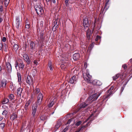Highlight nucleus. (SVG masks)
<instances>
[{
    "mask_svg": "<svg viewBox=\"0 0 132 132\" xmlns=\"http://www.w3.org/2000/svg\"><path fill=\"white\" fill-rule=\"evenodd\" d=\"M76 77L74 76L70 78L69 82L71 84L75 83V82L76 81Z\"/></svg>",
    "mask_w": 132,
    "mask_h": 132,
    "instance_id": "14",
    "label": "nucleus"
},
{
    "mask_svg": "<svg viewBox=\"0 0 132 132\" xmlns=\"http://www.w3.org/2000/svg\"><path fill=\"white\" fill-rule=\"evenodd\" d=\"M60 126V123L59 124V123H57L56 125L55 126V128H56L57 129H58Z\"/></svg>",
    "mask_w": 132,
    "mask_h": 132,
    "instance_id": "37",
    "label": "nucleus"
},
{
    "mask_svg": "<svg viewBox=\"0 0 132 132\" xmlns=\"http://www.w3.org/2000/svg\"><path fill=\"white\" fill-rule=\"evenodd\" d=\"M82 128V126L81 125V128L80 129H79L78 130V131H75V132H79Z\"/></svg>",
    "mask_w": 132,
    "mask_h": 132,
    "instance_id": "53",
    "label": "nucleus"
},
{
    "mask_svg": "<svg viewBox=\"0 0 132 132\" xmlns=\"http://www.w3.org/2000/svg\"><path fill=\"white\" fill-rule=\"evenodd\" d=\"M122 67L124 68V69L126 70L127 69V67L126 64H125L122 65Z\"/></svg>",
    "mask_w": 132,
    "mask_h": 132,
    "instance_id": "39",
    "label": "nucleus"
},
{
    "mask_svg": "<svg viewBox=\"0 0 132 132\" xmlns=\"http://www.w3.org/2000/svg\"><path fill=\"white\" fill-rule=\"evenodd\" d=\"M35 116L34 117L33 116L32 117H31V118H30L31 120H34L35 119Z\"/></svg>",
    "mask_w": 132,
    "mask_h": 132,
    "instance_id": "55",
    "label": "nucleus"
},
{
    "mask_svg": "<svg viewBox=\"0 0 132 132\" xmlns=\"http://www.w3.org/2000/svg\"><path fill=\"white\" fill-rule=\"evenodd\" d=\"M35 8L37 13L38 15H41L44 13L43 8L40 5H36L35 6Z\"/></svg>",
    "mask_w": 132,
    "mask_h": 132,
    "instance_id": "3",
    "label": "nucleus"
},
{
    "mask_svg": "<svg viewBox=\"0 0 132 132\" xmlns=\"http://www.w3.org/2000/svg\"><path fill=\"white\" fill-rule=\"evenodd\" d=\"M82 103H81V105L80 106V107L79 109V110H78V111H79L80 110V109H81L82 108Z\"/></svg>",
    "mask_w": 132,
    "mask_h": 132,
    "instance_id": "50",
    "label": "nucleus"
},
{
    "mask_svg": "<svg viewBox=\"0 0 132 132\" xmlns=\"http://www.w3.org/2000/svg\"><path fill=\"white\" fill-rule=\"evenodd\" d=\"M34 63L35 64L37 65L38 62H37V61L36 60H34Z\"/></svg>",
    "mask_w": 132,
    "mask_h": 132,
    "instance_id": "54",
    "label": "nucleus"
},
{
    "mask_svg": "<svg viewBox=\"0 0 132 132\" xmlns=\"http://www.w3.org/2000/svg\"><path fill=\"white\" fill-rule=\"evenodd\" d=\"M108 9V8H107V7H106L105 9L104 8V7L103 10H102V9L100 13V14H103V11H104V10H105L106 11V10H107Z\"/></svg>",
    "mask_w": 132,
    "mask_h": 132,
    "instance_id": "38",
    "label": "nucleus"
},
{
    "mask_svg": "<svg viewBox=\"0 0 132 132\" xmlns=\"http://www.w3.org/2000/svg\"><path fill=\"white\" fill-rule=\"evenodd\" d=\"M69 0H65V4L66 5H67L68 3Z\"/></svg>",
    "mask_w": 132,
    "mask_h": 132,
    "instance_id": "52",
    "label": "nucleus"
},
{
    "mask_svg": "<svg viewBox=\"0 0 132 132\" xmlns=\"http://www.w3.org/2000/svg\"><path fill=\"white\" fill-rule=\"evenodd\" d=\"M5 124L4 123H1L0 124V128L3 129L5 126Z\"/></svg>",
    "mask_w": 132,
    "mask_h": 132,
    "instance_id": "34",
    "label": "nucleus"
},
{
    "mask_svg": "<svg viewBox=\"0 0 132 132\" xmlns=\"http://www.w3.org/2000/svg\"><path fill=\"white\" fill-rule=\"evenodd\" d=\"M87 66V64L86 62L84 63V68L86 69Z\"/></svg>",
    "mask_w": 132,
    "mask_h": 132,
    "instance_id": "45",
    "label": "nucleus"
},
{
    "mask_svg": "<svg viewBox=\"0 0 132 132\" xmlns=\"http://www.w3.org/2000/svg\"><path fill=\"white\" fill-rule=\"evenodd\" d=\"M17 118V116L15 113H13L12 114L10 117V119L13 120L16 119Z\"/></svg>",
    "mask_w": 132,
    "mask_h": 132,
    "instance_id": "16",
    "label": "nucleus"
},
{
    "mask_svg": "<svg viewBox=\"0 0 132 132\" xmlns=\"http://www.w3.org/2000/svg\"><path fill=\"white\" fill-rule=\"evenodd\" d=\"M2 19L1 18H0V23H1L2 22Z\"/></svg>",
    "mask_w": 132,
    "mask_h": 132,
    "instance_id": "61",
    "label": "nucleus"
},
{
    "mask_svg": "<svg viewBox=\"0 0 132 132\" xmlns=\"http://www.w3.org/2000/svg\"><path fill=\"white\" fill-rule=\"evenodd\" d=\"M89 123L88 122V123H87L86 124V126H85V125H83V128H84V127H87V126H88V124Z\"/></svg>",
    "mask_w": 132,
    "mask_h": 132,
    "instance_id": "51",
    "label": "nucleus"
},
{
    "mask_svg": "<svg viewBox=\"0 0 132 132\" xmlns=\"http://www.w3.org/2000/svg\"><path fill=\"white\" fill-rule=\"evenodd\" d=\"M27 82L29 85L30 84H31L32 82V79L31 77L30 76H28L27 79Z\"/></svg>",
    "mask_w": 132,
    "mask_h": 132,
    "instance_id": "17",
    "label": "nucleus"
},
{
    "mask_svg": "<svg viewBox=\"0 0 132 132\" xmlns=\"http://www.w3.org/2000/svg\"><path fill=\"white\" fill-rule=\"evenodd\" d=\"M48 66L49 67L52 66L51 62V61H50L48 62Z\"/></svg>",
    "mask_w": 132,
    "mask_h": 132,
    "instance_id": "49",
    "label": "nucleus"
},
{
    "mask_svg": "<svg viewBox=\"0 0 132 132\" xmlns=\"http://www.w3.org/2000/svg\"><path fill=\"white\" fill-rule=\"evenodd\" d=\"M83 26L84 27L85 29H87L86 36L88 40L91 38L90 36L92 33L91 30L89 29L88 27L89 25L88 23V19L87 18H85L83 20Z\"/></svg>",
    "mask_w": 132,
    "mask_h": 132,
    "instance_id": "2",
    "label": "nucleus"
},
{
    "mask_svg": "<svg viewBox=\"0 0 132 132\" xmlns=\"http://www.w3.org/2000/svg\"><path fill=\"white\" fill-rule=\"evenodd\" d=\"M107 95H104L103 96V101H104L106 98H108L110 95L112 94V93H110L108 94L107 93Z\"/></svg>",
    "mask_w": 132,
    "mask_h": 132,
    "instance_id": "18",
    "label": "nucleus"
},
{
    "mask_svg": "<svg viewBox=\"0 0 132 132\" xmlns=\"http://www.w3.org/2000/svg\"><path fill=\"white\" fill-rule=\"evenodd\" d=\"M101 37L100 36L97 35L95 39V40L96 41H98L99 39H101Z\"/></svg>",
    "mask_w": 132,
    "mask_h": 132,
    "instance_id": "36",
    "label": "nucleus"
},
{
    "mask_svg": "<svg viewBox=\"0 0 132 132\" xmlns=\"http://www.w3.org/2000/svg\"><path fill=\"white\" fill-rule=\"evenodd\" d=\"M83 78L86 82L88 83H91L92 82L94 85L99 86L102 84L101 82L99 80H95L92 81V76L91 75H90L88 72H87L86 76L85 77L84 76V75L83 74Z\"/></svg>",
    "mask_w": 132,
    "mask_h": 132,
    "instance_id": "1",
    "label": "nucleus"
},
{
    "mask_svg": "<svg viewBox=\"0 0 132 132\" xmlns=\"http://www.w3.org/2000/svg\"><path fill=\"white\" fill-rule=\"evenodd\" d=\"M73 57L75 60H78L80 57V55L78 53H75L73 55Z\"/></svg>",
    "mask_w": 132,
    "mask_h": 132,
    "instance_id": "15",
    "label": "nucleus"
},
{
    "mask_svg": "<svg viewBox=\"0 0 132 132\" xmlns=\"http://www.w3.org/2000/svg\"><path fill=\"white\" fill-rule=\"evenodd\" d=\"M7 46L5 44H3L2 43H0V50H4V51H7Z\"/></svg>",
    "mask_w": 132,
    "mask_h": 132,
    "instance_id": "12",
    "label": "nucleus"
},
{
    "mask_svg": "<svg viewBox=\"0 0 132 132\" xmlns=\"http://www.w3.org/2000/svg\"><path fill=\"white\" fill-rule=\"evenodd\" d=\"M14 97V96L13 94H11L9 96V98L11 100L13 99Z\"/></svg>",
    "mask_w": 132,
    "mask_h": 132,
    "instance_id": "33",
    "label": "nucleus"
},
{
    "mask_svg": "<svg viewBox=\"0 0 132 132\" xmlns=\"http://www.w3.org/2000/svg\"><path fill=\"white\" fill-rule=\"evenodd\" d=\"M7 112L6 110H4L2 114L3 115H4L5 117H6L7 114Z\"/></svg>",
    "mask_w": 132,
    "mask_h": 132,
    "instance_id": "30",
    "label": "nucleus"
},
{
    "mask_svg": "<svg viewBox=\"0 0 132 132\" xmlns=\"http://www.w3.org/2000/svg\"><path fill=\"white\" fill-rule=\"evenodd\" d=\"M40 39L42 41H43L44 39V34L43 33L41 32L40 33Z\"/></svg>",
    "mask_w": 132,
    "mask_h": 132,
    "instance_id": "28",
    "label": "nucleus"
},
{
    "mask_svg": "<svg viewBox=\"0 0 132 132\" xmlns=\"http://www.w3.org/2000/svg\"><path fill=\"white\" fill-rule=\"evenodd\" d=\"M30 103L28 102L25 104L24 106V109L25 111L24 112H27V110L28 109V106L29 105Z\"/></svg>",
    "mask_w": 132,
    "mask_h": 132,
    "instance_id": "19",
    "label": "nucleus"
},
{
    "mask_svg": "<svg viewBox=\"0 0 132 132\" xmlns=\"http://www.w3.org/2000/svg\"><path fill=\"white\" fill-rule=\"evenodd\" d=\"M17 75L18 78V81L19 83H21V78L20 74L18 72Z\"/></svg>",
    "mask_w": 132,
    "mask_h": 132,
    "instance_id": "20",
    "label": "nucleus"
},
{
    "mask_svg": "<svg viewBox=\"0 0 132 132\" xmlns=\"http://www.w3.org/2000/svg\"><path fill=\"white\" fill-rule=\"evenodd\" d=\"M114 87L113 86H112L109 89V90H108L106 92V93H112V92H113V91H112V90L114 88Z\"/></svg>",
    "mask_w": 132,
    "mask_h": 132,
    "instance_id": "25",
    "label": "nucleus"
},
{
    "mask_svg": "<svg viewBox=\"0 0 132 132\" xmlns=\"http://www.w3.org/2000/svg\"><path fill=\"white\" fill-rule=\"evenodd\" d=\"M6 38L5 37H3L2 39V41L4 42H5L6 40Z\"/></svg>",
    "mask_w": 132,
    "mask_h": 132,
    "instance_id": "46",
    "label": "nucleus"
},
{
    "mask_svg": "<svg viewBox=\"0 0 132 132\" xmlns=\"http://www.w3.org/2000/svg\"><path fill=\"white\" fill-rule=\"evenodd\" d=\"M19 48L18 45L17 44H15L13 46V48L15 51H16Z\"/></svg>",
    "mask_w": 132,
    "mask_h": 132,
    "instance_id": "22",
    "label": "nucleus"
},
{
    "mask_svg": "<svg viewBox=\"0 0 132 132\" xmlns=\"http://www.w3.org/2000/svg\"><path fill=\"white\" fill-rule=\"evenodd\" d=\"M3 118L2 117H1L0 118V121H1L3 119Z\"/></svg>",
    "mask_w": 132,
    "mask_h": 132,
    "instance_id": "63",
    "label": "nucleus"
},
{
    "mask_svg": "<svg viewBox=\"0 0 132 132\" xmlns=\"http://www.w3.org/2000/svg\"><path fill=\"white\" fill-rule=\"evenodd\" d=\"M25 24H29V21L28 19H26V21L25 22Z\"/></svg>",
    "mask_w": 132,
    "mask_h": 132,
    "instance_id": "41",
    "label": "nucleus"
},
{
    "mask_svg": "<svg viewBox=\"0 0 132 132\" xmlns=\"http://www.w3.org/2000/svg\"><path fill=\"white\" fill-rule=\"evenodd\" d=\"M38 104L35 103L33 105L32 107V116L34 117L35 116L36 112L37 110V107L38 106Z\"/></svg>",
    "mask_w": 132,
    "mask_h": 132,
    "instance_id": "8",
    "label": "nucleus"
},
{
    "mask_svg": "<svg viewBox=\"0 0 132 132\" xmlns=\"http://www.w3.org/2000/svg\"><path fill=\"white\" fill-rule=\"evenodd\" d=\"M23 89L21 88H18L17 90V95L18 97H19L21 98V94Z\"/></svg>",
    "mask_w": 132,
    "mask_h": 132,
    "instance_id": "13",
    "label": "nucleus"
},
{
    "mask_svg": "<svg viewBox=\"0 0 132 132\" xmlns=\"http://www.w3.org/2000/svg\"><path fill=\"white\" fill-rule=\"evenodd\" d=\"M51 0H46V3L47 5H48V2H50L51 1Z\"/></svg>",
    "mask_w": 132,
    "mask_h": 132,
    "instance_id": "57",
    "label": "nucleus"
},
{
    "mask_svg": "<svg viewBox=\"0 0 132 132\" xmlns=\"http://www.w3.org/2000/svg\"><path fill=\"white\" fill-rule=\"evenodd\" d=\"M54 104V102L53 101L50 102V103L48 105V106L49 108L52 107Z\"/></svg>",
    "mask_w": 132,
    "mask_h": 132,
    "instance_id": "29",
    "label": "nucleus"
},
{
    "mask_svg": "<svg viewBox=\"0 0 132 132\" xmlns=\"http://www.w3.org/2000/svg\"><path fill=\"white\" fill-rule=\"evenodd\" d=\"M6 83L3 82L1 81H0V88L1 87L4 86L5 87L6 85Z\"/></svg>",
    "mask_w": 132,
    "mask_h": 132,
    "instance_id": "26",
    "label": "nucleus"
},
{
    "mask_svg": "<svg viewBox=\"0 0 132 132\" xmlns=\"http://www.w3.org/2000/svg\"><path fill=\"white\" fill-rule=\"evenodd\" d=\"M22 56L23 57V59L25 60L26 59H27L29 57L27 54H24L22 55Z\"/></svg>",
    "mask_w": 132,
    "mask_h": 132,
    "instance_id": "27",
    "label": "nucleus"
},
{
    "mask_svg": "<svg viewBox=\"0 0 132 132\" xmlns=\"http://www.w3.org/2000/svg\"><path fill=\"white\" fill-rule=\"evenodd\" d=\"M22 102V100H19V101H18L17 102V103H18V104H20V103H21Z\"/></svg>",
    "mask_w": 132,
    "mask_h": 132,
    "instance_id": "56",
    "label": "nucleus"
},
{
    "mask_svg": "<svg viewBox=\"0 0 132 132\" xmlns=\"http://www.w3.org/2000/svg\"><path fill=\"white\" fill-rule=\"evenodd\" d=\"M88 105V104H86L85 103H83V109L84 108H85L86 106H87Z\"/></svg>",
    "mask_w": 132,
    "mask_h": 132,
    "instance_id": "42",
    "label": "nucleus"
},
{
    "mask_svg": "<svg viewBox=\"0 0 132 132\" xmlns=\"http://www.w3.org/2000/svg\"><path fill=\"white\" fill-rule=\"evenodd\" d=\"M25 27L26 28L29 29L30 27V24H26Z\"/></svg>",
    "mask_w": 132,
    "mask_h": 132,
    "instance_id": "47",
    "label": "nucleus"
},
{
    "mask_svg": "<svg viewBox=\"0 0 132 132\" xmlns=\"http://www.w3.org/2000/svg\"><path fill=\"white\" fill-rule=\"evenodd\" d=\"M109 0H106V2L105 3V6H104V8L105 9L106 7H107V5L108 4V2H109Z\"/></svg>",
    "mask_w": 132,
    "mask_h": 132,
    "instance_id": "40",
    "label": "nucleus"
},
{
    "mask_svg": "<svg viewBox=\"0 0 132 132\" xmlns=\"http://www.w3.org/2000/svg\"><path fill=\"white\" fill-rule=\"evenodd\" d=\"M39 92V88H37L36 89L35 93L36 94L38 93Z\"/></svg>",
    "mask_w": 132,
    "mask_h": 132,
    "instance_id": "43",
    "label": "nucleus"
},
{
    "mask_svg": "<svg viewBox=\"0 0 132 132\" xmlns=\"http://www.w3.org/2000/svg\"><path fill=\"white\" fill-rule=\"evenodd\" d=\"M40 119L43 121L44 120L47 119V117L44 115H42L40 117Z\"/></svg>",
    "mask_w": 132,
    "mask_h": 132,
    "instance_id": "24",
    "label": "nucleus"
},
{
    "mask_svg": "<svg viewBox=\"0 0 132 132\" xmlns=\"http://www.w3.org/2000/svg\"><path fill=\"white\" fill-rule=\"evenodd\" d=\"M9 100L6 98H5L4 99L2 102V103L3 104H6L9 102Z\"/></svg>",
    "mask_w": 132,
    "mask_h": 132,
    "instance_id": "21",
    "label": "nucleus"
},
{
    "mask_svg": "<svg viewBox=\"0 0 132 132\" xmlns=\"http://www.w3.org/2000/svg\"><path fill=\"white\" fill-rule=\"evenodd\" d=\"M0 10L1 11H3V7L2 6H0Z\"/></svg>",
    "mask_w": 132,
    "mask_h": 132,
    "instance_id": "58",
    "label": "nucleus"
},
{
    "mask_svg": "<svg viewBox=\"0 0 132 132\" xmlns=\"http://www.w3.org/2000/svg\"><path fill=\"white\" fill-rule=\"evenodd\" d=\"M52 2L54 3H55L56 2V1L55 0H51Z\"/></svg>",
    "mask_w": 132,
    "mask_h": 132,
    "instance_id": "59",
    "label": "nucleus"
},
{
    "mask_svg": "<svg viewBox=\"0 0 132 132\" xmlns=\"http://www.w3.org/2000/svg\"><path fill=\"white\" fill-rule=\"evenodd\" d=\"M49 68H50V70H53V69L52 67H49Z\"/></svg>",
    "mask_w": 132,
    "mask_h": 132,
    "instance_id": "62",
    "label": "nucleus"
},
{
    "mask_svg": "<svg viewBox=\"0 0 132 132\" xmlns=\"http://www.w3.org/2000/svg\"><path fill=\"white\" fill-rule=\"evenodd\" d=\"M130 62L132 63V59H130Z\"/></svg>",
    "mask_w": 132,
    "mask_h": 132,
    "instance_id": "64",
    "label": "nucleus"
},
{
    "mask_svg": "<svg viewBox=\"0 0 132 132\" xmlns=\"http://www.w3.org/2000/svg\"><path fill=\"white\" fill-rule=\"evenodd\" d=\"M10 0H5L4 4L5 7H7L9 2Z\"/></svg>",
    "mask_w": 132,
    "mask_h": 132,
    "instance_id": "31",
    "label": "nucleus"
},
{
    "mask_svg": "<svg viewBox=\"0 0 132 132\" xmlns=\"http://www.w3.org/2000/svg\"><path fill=\"white\" fill-rule=\"evenodd\" d=\"M82 122L81 121H79L76 123L75 125L76 126H78L81 124Z\"/></svg>",
    "mask_w": 132,
    "mask_h": 132,
    "instance_id": "35",
    "label": "nucleus"
},
{
    "mask_svg": "<svg viewBox=\"0 0 132 132\" xmlns=\"http://www.w3.org/2000/svg\"><path fill=\"white\" fill-rule=\"evenodd\" d=\"M124 89V86H122L121 87V90H120L121 93L122 92Z\"/></svg>",
    "mask_w": 132,
    "mask_h": 132,
    "instance_id": "48",
    "label": "nucleus"
},
{
    "mask_svg": "<svg viewBox=\"0 0 132 132\" xmlns=\"http://www.w3.org/2000/svg\"><path fill=\"white\" fill-rule=\"evenodd\" d=\"M15 66L16 68L18 66L19 68L21 69H23L24 65L23 62L21 63H20L19 64L18 62L16 61L15 62Z\"/></svg>",
    "mask_w": 132,
    "mask_h": 132,
    "instance_id": "7",
    "label": "nucleus"
},
{
    "mask_svg": "<svg viewBox=\"0 0 132 132\" xmlns=\"http://www.w3.org/2000/svg\"><path fill=\"white\" fill-rule=\"evenodd\" d=\"M43 96L42 93H40L39 94L37 98V101L36 102V104L38 105H40L42 103Z\"/></svg>",
    "mask_w": 132,
    "mask_h": 132,
    "instance_id": "5",
    "label": "nucleus"
},
{
    "mask_svg": "<svg viewBox=\"0 0 132 132\" xmlns=\"http://www.w3.org/2000/svg\"><path fill=\"white\" fill-rule=\"evenodd\" d=\"M24 61L26 62L28 64H29L31 62V60L30 59L29 57L27 59H26Z\"/></svg>",
    "mask_w": 132,
    "mask_h": 132,
    "instance_id": "32",
    "label": "nucleus"
},
{
    "mask_svg": "<svg viewBox=\"0 0 132 132\" xmlns=\"http://www.w3.org/2000/svg\"><path fill=\"white\" fill-rule=\"evenodd\" d=\"M29 47L30 51L32 52L34 51L35 48V44L33 41H31L29 44Z\"/></svg>",
    "mask_w": 132,
    "mask_h": 132,
    "instance_id": "10",
    "label": "nucleus"
},
{
    "mask_svg": "<svg viewBox=\"0 0 132 132\" xmlns=\"http://www.w3.org/2000/svg\"><path fill=\"white\" fill-rule=\"evenodd\" d=\"M85 110V111H83V114H84V116H87L89 114V112L88 111V109H87Z\"/></svg>",
    "mask_w": 132,
    "mask_h": 132,
    "instance_id": "23",
    "label": "nucleus"
},
{
    "mask_svg": "<svg viewBox=\"0 0 132 132\" xmlns=\"http://www.w3.org/2000/svg\"><path fill=\"white\" fill-rule=\"evenodd\" d=\"M126 75L124 73H122L121 75H120L119 74H117L115 76L113 77V80H115L119 76L121 79H123L124 78V77H123V76L125 75V76Z\"/></svg>",
    "mask_w": 132,
    "mask_h": 132,
    "instance_id": "9",
    "label": "nucleus"
},
{
    "mask_svg": "<svg viewBox=\"0 0 132 132\" xmlns=\"http://www.w3.org/2000/svg\"><path fill=\"white\" fill-rule=\"evenodd\" d=\"M72 120V119L71 118L69 119L67 123V124L70 123L71 121Z\"/></svg>",
    "mask_w": 132,
    "mask_h": 132,
    "instance_id": "44",
    "label": "nucleus"
},
{
    "mask_svg": "<svg viewBox=\"0 0 132 132\" xmlns=\"http://www.w3.org/2000/svg\"><path fill=\"white\" fill-rule=\"evenodd\" d=\"M6 70L8 72H10L11 71V66L10 63L8 62L6 63Z\"/></svg>",
    "mask_w": 132,
    "mask_h": 132,
    "instance_id": "11",
    "label": "nucleus"
},
{
    "mask_svg": "<svg viewBox=\"0 0 132 132\" xmlns=\"http://www.w3.org/2000/svg\"><path fill=\"white\" fill-rule=\"evenodd\" d=\"M23 126H22L20 128V130L21 131H22V130H23Z\"/></svg>",
    "mask_w": 132,
    "mask_h": 132,
    "instance_id": "60",
    "label": "nucleus"
},
{
    "mask_svg": "<svg viewBox=\"0 0 132 132\" xmlns=\"http://www.w3.org/2000/svg\"><path fill=\"white\" fill-rule=\"evenodd\" d=\"M21 20L20 18L17 16L16 18V27L18 29L21 26Z\"/></svg>",
    "mask_w": 132,
    "mask_h": 132,
    "instance_id": "6",
    "label": "nucleus"
},
{
    "mask_svg": "<svg viewBox=\"0 0 132 132\" xmlns=\"http://www.w3.org/2000/svg\"><path fill=\"white\" fill-rule=\"evenodd\" d=\"M100 93H95L90 96L88 99V100L90 101L92 100L93 101L96 100L100 96Z\"/></svg>",
    "mask_w": 132,
    "mask_h": 132,
    "instance_id": "4",
    "label": "nucleus"
}]
</instances>
